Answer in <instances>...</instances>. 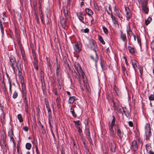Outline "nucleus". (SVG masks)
Segmentation results:
<instances>
[{
	"mask_svg": "<svg viewBox=\"0 0 154 154\" xmlns=\"http://www.w3.org/2000/svg\"><path fill=\"white\" fill-rule=\"evenodd\" d=\"M87 45L88 48L94 51V55H91L90 56V57L96 63L98 61V57L96 52L97 46L96 42L94 40L91 39L89 40V42L87 44Z\"/></svg>",
	"mask_w": 154,
	"mask_h": 154,
	"instance_id": "nucleus-1",
	"label": "nucleus"
},
{
	"mask_svg": "<svg viewBox=\"0 0 154 154\" xmlns=\"http://www.w3.org/2000/svg\"><path fill=\"white\" fill-rule=\"evenodd\" d=\"M113 119L111 122H109L108 124V130L109 135L112 137V139L115 137V133L113 129V127L116 125L115 124V118L114 115L112 116Z\"/></svg>",
	"mask_w": 154,
	"mask_h": 154,
	"instance_id": "nucleus-2",
	"label": "nucleus"
},
{
	"mask_svg": "<svg viewBox=\"0 0 154 154\" xmlns=\"http://www.w3.org/2000/svg\"><path fill=\"white\" fill-rule=\"evenodd\" d=\"M145 135L146 137V139L148 140L151 134V128L150 125L149 123H147L145 126Z\"/></svg>",
	"mask_w": 154,
	"mask_h": 154,
	"instance_id": "nucleus-3",
	"label": "nucleus"
},
{
	"mask_svg": "<svg viewBox=\"0 0 154 154\" xmlns=\"http://www.w3.org/2000/svg\"><path fill=\"white\" fill-rule=\"evenodd\" d=\"M10 63L11 67L14 71L16 68H18L17 63L15 58L13 56H11L10 57Z\"/></svg>",
	"mask_w": 154,
	"mask_h": 154,
	"instance_id": "nucleus-4",
	"label": "nucleus"
},
{
	"mask_svg": "<svg viewBox=\"0 0 154 154\" xmlns=\"http://www.w3.org/2000/svg\"><path fill=\"white\" fill-rule=\"evenodd\" d=\"M46 107L47 109L48 112V118L49 120V123L51 125V123H52V119L51 116V111L49 106L46 105Z\"/></svg>",
	"mask_w": 154,
	"mask_h": 154,
	"instance_id": "nucleus-5",
	"label": "nucleus"
},
{
	"mask_svg": "<svg viewBox=\"0 0 154 154\" xmlns=\"http://www.w3.org/2000/svg\"><path fill=\"white\" fill-rule=\"evenodd\" d=\"M81 43L79 42L75 43L73 46L75 51L77 52H79L81 50Z\"/></svg>",
	"mask_w": 154,
	"mask_h": 154,
	"instance_id": "nucleus-6",
	"label": "nucleus"
},
{
	"mask_svg": "<svg viewBox=\"0 0 154 154\" xmlns=\"http://www.w3.org/2000/svg\"><path fill=\"white\" fill-rule=\"evenodd\" d=\"M116 133L117 136L120 138H122L123 136V132L122 131H121L119 126L118 125H116Z\"/></svg>",
	"mask_w": 154,
	"mask_h": 154,
	"instance_id": "nucleus-7",
	"label": "nucleus"
},
{
	"mask_svg": "<svg viewBox=\"0 0 154 154\" xmlns=\"http://www.w3.org/2000/svg\"><path fill=\"white\" fill-rule=\"evenodd\" d=\"M120 38L124 42L125 45H126L127 40L126 38V35L125 33H124L122 31L121 32L120 34Z\"/></svg>",
	"mask_w": 154,
	"mask_h": 154,
	"instance_id": "nucleus-8",
	"label": "nucleus"
},
{
	"mask_svg": "<svg viewBox=\"0 0 154 154\" xmlns=\"http://www.w3.org/2000/svg\"><path fill=\"white\" fill-rule=\"evenodd\" d=\"M131 148L134 151H136L138 149V145L135 140H134L132 141Z\"/></svg>",
	"mask_w": 154,
	"mask_h": 154,
	"instance_id": "nucleus-9",
	"label": "nucleus"
},
{
	"mask_svg": "<svg viewBox=\"0 0 154 154\" xmlns=\"http://www.w3.org/2000/svg\"><path fill=\"white\" fill-rule=\"evenodd\" d=\"M122 112H123L127 118H129L130 117L129 112L125 107H122Z\"/></svg>",
	"mask_w": 154,
	"mask_h": 154,
	"instance_id": "nucleus-10",
	"label": "nucleus"
},
{
	"mask_svg": "<svg viewBox=\"0 0 154 154\" xmlns=\"http://www.w3.org/2000/svg\"><path fill=\"white\" fill-rule=\"evenodd\" d=\"M114 10L116 13L115 14L119 18H122V16L120 13L121 12V11L119 10L117 8L116 6L114 7Z\"/></svg>",
	"mask_w": 154,
	"mask_h": 154,
	"instance_id": "nucleus-11",
	"label": "nucleus"
},
{
	"mask_svg": "<svg viewBox=\"0 0 154 154\" xmlns=\"http://www.w3.org/2000/svg\"><path fill=\"white\" fill-rule=\"evenodd\" d=\"M75 68L77 70L78 73L82 71L80 64L78 63H75Z\"/></svg>",
	"mask_w": 154,
	"mask_h": 154,
	"instance_id": "nucleus-12",
	"label": "nucleus"
},
{
	"mask_svg": "<svg viewBox=\"0 0 154 154\" xmlns=\"http://www.w3.org/2000/svg\"><path fill=\"white\" fill-rule=\"evenodd\" d=\"M125 10L126 14V17L127 19L128 20L131 18V12L128 8H125Z\"/></svg>",
	"mask_w": 154,
	"mask_h": 154,
	"instance_id": "nucleus-13",
	"label": "nucleus"
},
{
	"mask_svg": "<svg viewBox=\"0 0 154 154\" xmlns=\"http://www.w3.org/2000/svg\"><path fill=\"white\" fill-rule=\"evenodd\" d=\"M77 16L78 17L79 20L83 23H85L84 21H83L84 20V17L83 15L81 12H79L77 14Z\"/></svg>",
	"mask_w": 154,
	"mask_h": 154,
	"instance_id": "nucleus-14",
	"label": "nucleus"
},
{
	"mask_svg": "<svg viewBox=\"0 0 154 154\" xmlns=\"http://www.w3.org/2000/svg\"><path fill=\"white\" fill-rule=\"evenodd\" d=\"M34 61L33 62V64L34 66V67L37 71L38 70V63L37 60L35 56L34 57Z\"/></svg>",
	"mask_w": 154,
	"mask_h": 154,
	"instance_id": "nucleus-15",
	"label": "nucleus"
},
{
	"mask_svg": "<svg viewBox=\"0 0 154 154\" xmlns=\"http://www.w3.org/2000/svg\"><path fill=\"white\" fill-rule=\"evenodd\" d=\"M66 19H65L64 18H63L60 21V23L62 27L64 29H65L66 27Z\"/></svg>",
	"mask_w": 154,
	"mask_h": 154,
	"instance_id": "nucleus-16",
	"label": "nucleus"
},
{
	"mask_svg": "<svg viewBox=\"0 0 154 154\" xmlns=\"http://www.w3.org/2000/svg\"><path fill=\"white\" fill-rule=\"evenodd\" d=\"M116 149V146L115 143H111L110 144V149L113 152H115Z\"/></svg>",
	"mask_w": 154,
	"mask_h": 154,
	"instance_id": "nucleus-17",
	"label": "nucleus"
},
{
	"mask_svg": "<svg viewBox=\"0 0 154 154\" xmlns=\"http://www.w3.org/2000/svg\"><path fill=\"white\" fill-rule=\"evenodd\" d=\"M142 10L146 14H148L149 11V8L147 6H142Z\"/></svg>",
	"mask_w": 154,
	"mask_h": 154,
	"instance_id": "nucleus-18",
	"label": "nucleus"
},
{
	"mask_svg": "<svg viewBox=\"0 0 154 154\" xmlns=\"http://www.w3.org/2000/svg\"><path fill=\"white\" fill-rule=\"evenodd\" d=\"M106 62L103 60H101L100 62V64L103 70H104L106 69L105 66Z\"/></svg>",
	"mask_w": 154,
	"mask_h": 154,
	"instance_id": "nucleus-19",
	"label": "nucleus"
},
{
	"mask_svg": "<svg viewBox=\"0 0 154 154\" xmlns=\"http://www.w3.org/2000/svg\"><path fill=\"white\" fill-rule=\"evenodd\" d=\"M113 89L115 90V92L116 93L117 95L120 96L121 95V92L119 89L115 85H114L113 88Z\"/></svg>",
	"mask_w": 154,
	"mask_h": 154,
	"instance_id": "nucleus-20",
	"label": "nucleus"
},
{
	"mask_svg": "<svg viewBox=\"0 0 154 154\" xmlns=\"http://www.w3.org/2000/svg\"><path fill=\"white\" fill-rule=\"evenodd\" d=\"M57 81L58 82L59 86L62 85L63 82V79L61 77V75L57 76Z\"/></svg>",
	"mask_w": 154,
	"mask_h": 154,
	"instance_id": "nucleus-21",
	"label": "nucleus"
},
{
	"mask_svg": "<svg viewBox=\"0 0 154 154\" xmlns=\"http://www.w3.org/2000/svg\"><path fill=\"white\" fill-rule=\"evenodd\" d=\"M128 49L130 53L133 54L135 52V50L134 48L131 46H128Z\"/></svg>",
	"mask_w": 154,
	"mask_h": 154,
	"instance_id": "nucleus-22",
	"label": "nucleus"
},
{
	"mask_svg": "<svg viewBox=\"0 0 154 154\" xmlns=\"http://www.w3.org/2000/svg\"><path fill=\"white\" fill-rule=\"evenodd\" d=\"M85 11L86 13L89 16L92 15L93 14V12L92 10L89 8H86L85 9Z\"/></svg>",
	"mask_w": 154,
	"mask_h": 154,
	"instance_id": "nucleus-23",
	"label": "nucleus"
},
{
	"mask_svg": "<svg viewBox=\"0 0 154 154\" xmlns=\"http://www.w3.org/2000/svg\"><path fill=\"white\" fill-rule=\"evenodd\" d=\"M132 64L134 69H136V67L138 68V66L137 65V62L135 60H133L132 61Z\"/></svg>",
	"mask_w": 154,
	"mask_h": 154,
	"instance_id": "nucleus-24",
	"label": "nucleus"
},
{
	"mask_svg": "<svg viewBox=\"0 0 154 154\" xmlns=\"http://www.w3.org/2000/svg\"><path fill=\"white\" fill-rule=\"evenodd\" d=\"M79 75L82 77V79H83V82L85 83V80L86 79V78H85V75L84 73L83 72V71L78 73Z\"/></svg>",
	"mask_w": 154,
	"mask_h": 154,
	"instance_id": "nucleus-25",
	"label": "nucleus"
},
{
	"mask_svg": "<svg viewBox=\"0 0 154 154\" xmlns=\"http://www.w3.org/2000/svg\"><path fill=\"white\" fill-rule=\"evenodd\" d=\"M73 122L75 124L77 128L79 127H81V123L79 120L76 121H73Z\"/></svg>",
	"mask_w": 154,
	"mask_h": 154,
	"instance_id": "nucleus-26",
	"label": "nucleus"
},
{
	"mask_svg": "<svg viewBox=\"0 0 154 154\" xmlns=\"http://www.w3.org/2000/svg\"><path fill=\"white\" fill-rule=\"evenodd\" d=\"M60 66L58 64L57 65V69L56 70V72L57 76L61 75V73L60 72V70L59 69Z\"/></svg>",
	"mask_w": 154,
	"mask_h": 154,
	"instance_id": "nucleus-27",
	"label": "nucleus"
},
{
	"mask_svg": "<svg viewBox=\"0 0 154 154\" xmlns=\"http://www.w3.org/2000/svg\"><path fill=\"white\" fill-rule=\"evenodd\" d=\"M41 81L42 83L44 81V72L41 70L40 72Z\"/></svg>",
	"mask_w": 154,
	"mask_h": 154,
	"instance_id": "nucleus-28",
	"label": "nucleus"
},
{
	"mask_svg": "<svg viewBox=\"0 0 154 154\" xmlns=\"http://www.w3.org/2000/svg\"><path fill=\"white\" fill-rule=\"evenodd\" d=\"M152 21V19L151 17H148L147 19L145 20V24L147 26Z\"/></svg>",
	"mask_w": 154,
	"mask_h": 154,
	"instance_id": "nucleus-29",
	"label": "nucleus"
},
{
	"mask_svg": "<svg viewBox=\"0 0 154 154\" xmlns=\"http://www.w3.org/2000/svg\"><path fill=\"white\" fill-rule=\"evenodd\" d=\"M22 94H27L25 85H23L22 86Z\"/></svg>",
	"mask_w": 154,
	"mask_h": 154,
	"instance_id": "nucleus-30",
	"label": "nucleus"
},
{
	"mask_svg": "<svg viewBox=\"0 0 154 154\" xmlns=\"http://www.w3.org/2000/svg\"><path fill=\"white\" fill-rule=\"evenodd\" d=\"M85 133L87 137L90 136L89 129L88 126H86V127Z\"/></svg>",
	"mask_w": 154,
	"mask_h": 154,
	"instance_id": "nucleus-31",
	"label": "nucleus"
},
{
	"mask_svg": "<svg viewBox=\"0 0 154 154\" xmlns=\"http://www.w3.org/2000/svg\"><path fill=\"white\" fill-rule=\"evenodd\" d=\"M68 11L67 9H64L63 10V13L65 17V19H67L68 18Z\"/></svg>",
	"mask_w": 154,
	"mask_h": 154,
	"instance_id": "nucleus-32",
	"label": "nucleus"
},
{
	"mask_svg": "<svg viewBox=\"0 0 154 154\" xmlns=\"http://www.w3.org/2000/svg\"><path fill=\"white\" fill-rule=\"evenodd\" d=\"M74 97H75L74 96L70 97L68 100V103H73L75 100Z\"/></svg>",
	"mask_w": 154,
	"mask_h": 154,
	"instance_id": "nucleus-33",
	"label": "nucleus"
},
{
	"mask_svg": "<svg viewBox=\"0 0 154 154\" xmlns=\"http://www.w3.org/2000/svg\"><path fill=\"white\" fill-rule=\"evenodd\" d=\"M19 81L22 85V86L23 85H25L24 83V80L23 76L19 77Z\"/></svg>",
	"mask_w": 154,
	"mask_h": 154,
	"instance_id": "nucleus-34",
	"label": "nucleus"
},
{
	"mask_svg": "<svg viewBox=\"0 0 154 154\" xmlns=\"http://www.w3.org/2000/svg\"><path fill=\"white\" fill-rule=\"evenodd\" d=\"M70 112L71 113L72 116L74 117H76L77 116V115L75 113L74 109L73 108H71L70 109Z\"/></svg>",
	"mask_w": 154,
	"mask_h": 154,
	"instance_id": "nucleus-35",
	"label": "nucleus"
},
{
	"mask_svg": "<svg viewBox=\"0 0 154 154\" xmlns=\"http://www.w3.org/2000/svg\"><path fill=\"white\" fill-rule=\"evenodd\" d=\"M111 16L112 20V22L116 24L117 23V21L116 20L115 17L113 16L112 12L111 14Z\"/></svg>",
	"mask_w": 154,
	"mask_h": 154,
	"instance_id": "nucleus-36",
	"label": "nucleus"
},
{
	"mask_svg": "<svg viewBox=\"0 0 154 154\" xmlns=\"http://www.w3.org/2000/svg\"><path fill=\"white\" fill-rule=\"evenodd\" d=\"M60 97H58L56 99V102L57 105V107L58 108H60Z\"/></svg>",
	"mask_w": 154,
	"mask_h": 154,
	"instance_id": "nucleus-37",
	"label": "nucleus"
},
{
	"mask_svg": "<svg viewBox=\"0 0 154 154\" xmlns=\"http://www.w3.org/2000/svg\"><path fill=\"white\" fill-rule=\"evenodd\" d=\"M8 82L9 84V91H10V93H12V91H11V79L10 77L8 76Z\"/></svg>",
	"mask_w": 154,
	"mask_h": 154,
	"instance_id": "nucleus-38",
	"label": "nucleus"
},
{
	"mask_svg": "<svg viewBox=\"0 0 154 154\" xmlns=\"http://www.w3.org/2000/svg\"><path fill=\"white\" fill-rule=\"evenodd\" d=\"M17 118L20 122H23V119L21 114H18L17 116Z\"/></svg>",
	"mask_w": 154,
	"mask_h": 154,
	"instance_id": "nucleus-39",
	"label": "nucleus"
},
{
	"mask_svg": "<svg viewBox=\"0 0 154 154\" xmlns=\"http://www.w3.org/2000/svg\"><path fill=\"white\" fill-rule=\"evenodd\" d=\"M13 131L11 129H9L8 131V136L9 137L13 136Z\"/></svg>",
	"mask_w": 154,
	"mask_h": 154,
	"instance_id": "nucleus-40",
	"label": "nucleus"
},
{
	"mask_svg": "<svg viewBox=\"0 0 154 154\" xmlns=\"http://www.w3.org/2000/svg\"><path fill=\"white\" fill-rule=\"evenodd\" d=\"M1 121L3 125H4L5 122V115H3L1 117Z\"/></svg>",
	"mask_w": 154,
	"mask_h": 154,
	"instance_id": "nucleus-41",
	"label": "nucleus"
},
{
	"mask_svg": "<svg viewBox=\"0 0 154 154\" xmlns=\"http://www.w3.org/2000/svg\"><path fill=\"white\" fill-rule=\"evenodd\" d=\"M5 143L3 142L1 145L2 148L4 150H6L7 148V145Z\"/></svg>",
	"mask_w": 154,
	"mask_h": 154,
	"instance_id": "nucleus-42",
	"label": "nucleus"
},
{
	"mask_svg": "<svg viewBox=\"0 0 154 154\" xmlns=\"http://www.w3.org/2000/svg\"><path fill=\"white\" fill-rule=\"evenodd\" d=\"M148 0H144L142 1L141 4V6H147Z\"/></svg>",
	"mask_w": 154,
	"mask_h": 154,
	"instance_id": "nucleus-43",
	"label": "nucleus"
},
{
	"mask_svg": "<svg viewBox=\"0 0 154 154\" xmlns=\"http://www.w3.org/2000/svg\"><path fill=\"white\" fill-rule=\"evenodd\" d=\"M0 27L2 34V35H3L4 34V27L3 26L2 22H1V21H0Z\"/></svg>",
	"mask_w": 154,
	"mask_h": 154,
	"instance_id": "nucleus-44",
	"label": "nucleus"
},
{
	"mask_svg": "<svg viewBox=\"0 0 154 154\" xmlns=\"http://www.w3.org/2000/svg\"><path fill=\"white\" fill-rule=\"evenodd\" d=\"M31 146V144L30 143H27L26 144V148L28 150L30 149Z\"/></svg>",
	"mask_w": 154,
	"mask_h": 154,
	"instance_id": "nucleus-45",
	"label": "nucleus"
},
{
	"mask_svg": "<svg viewBox=\"0 0 154 154\" xmlns=\"http://www.w3.org/2000/svg\"><path fill=\"white\" fill-rule=\"evenodd\" d=\"M77 129L79 135L81 136H82V130L81 127H79L77 128Z\"/></svg>",
	"mask_w": 154,
	"mask_h": 154,
	"instance_id": "nucleus-46",
	"label": "nucleus"
},
{
	"mask_svg": "<svg viewBox=\"0 0 154 154\" xmlns=\"http://www.w3.org/2000/svg\"><path fill=\"white\" fill-rule=\"evenodd\" d=\"M146 149L147 151L149 150L151 148V146L150 144H147L146 145Z\"/></svg>",
	"mask_w": 154,
	"mask_h": 154,
	"instance_id": "nucleus-47",
	"label": "nucleus"
},
{
	"mask_svg": "<svg viewBox=\"0 0 154 154\" xmlns=\"http://www.w3.org/2000/svg\"><path fill=\"white\" fill-rule=\"evenodd\" d=\"M5 16L3 14L2 15H1L0 17V21L2 22V21L5 22Z\"/></svg>",
	"mask_w": 154,
	"mask_h": 154,
	"instance_id": "nucleus-48",
	"label": "nucleus"
},
{
	"mask_svg": "<svg viewBox=\"0 0 154 154\" xmlns=\"http://www.w3.org/2000/svg\"><path fill=\"white\" fill-rule=\"evenodd\" d=\"M98 39L100 41V42L102 43L104 45L105 44V42L103 41V38H102L101 36L100 35L99 36Z\"/></svg>",
	"mask_w": 154,
	"mask_h": 154,
	"instance_id": "nucleus-49",
	"label": "nucleus"
},
{
	"mask_svg": "<svg viewBox=\"0 0 154 154\" xmlns=\"http://www.w3.org/2000/svg\"><path fill=\"white\" fill-rule=\"evenodd\" d=\"M2 138L3 142H5L6 141V136L5 134H2Z\"/></svg>",
	"mask_w": 154,
	"mask_h": 154,
	"instance_id": "nucleus-50",
	"label": "nucleus"
},
{
	"mask_svg": "<svg viewBox=\"0 0 154 154\" xmlns=\"http://www.w3.org/2000/svg\"><path fill=\"white\" fill-rule=\"evenodd\" d=\"M73 75L75 76V77L77 80L80 79L79 75H78L76 72L74 70V72L73 73Z\"/></svg>",
	"mask_w": 154,
	"mask_h": 154,
	"instance_id": "nucleus-51",
	"label": "nucleus"
},
{
	"mask_svg": "<svg viewBox=\"0 0 154 154\" xmlns=\"http://www.w3.org/2000/svg\"><path fill=\"white\" fill-rule=\"evenodd\" d=\"M9 137L10 138L11 141H12L13 142L14 146H15L16 142L15 141L13 137V136L10 137Z\"/></svg>",
	"mask_w": 154,
	"mask_h": 154,
	"instance_id": "nucleus-52",
	"label": "nucleus"
},
{
	"mask_svg": "<svg viewBox=\"0 0 154 154\" xmlns=\"http://www.w3.org/2000/svg\"><path fill=\"white\" fill-rule=\"evenodd\" d=\"M102 29L103 30L104 32L106 34L108 33V31L107 29L104 26H103Z\"/></svg>",
	"mask_w": 154,
	"mask_h": 154,
	"instance_id": "nucleus-53",
	"label": "nucleus"
},
{
	"mask_svg": "<svg viewBox=\"0 0 154 154\" xmlns=\"http://www.w3.org/2000/svg\"><path fill=\"white\" fill-rule=\"evenodd\" d=\"M81 31L82 32L88 33L89 32V29L88 28H86L84 29H81Z\"/></svg>",
	"mask_w": 154,
	"mask_h": 154,
	"instance_id": "nucleus-54",
	"label": "nucleus"
},
{
	"mask_svg": "<svg viewBox=\"0 0 154 154\" xmlns=\"http://www.w3.org/2000/svg\"><path fill=\"white\" fill-rule=\"evenodd\" d=\"M116 109L118 112L120 113H122V109H121L119 107H117Z\"/></svg>",
	"mask_w": 154,
	"mask_h": 154,
	"instance_id": "nucleus-55",
	"label": "nucleus"
},
{
	"mask_svg": "<svg viewBox=\"0 0 154 154\" xmlns=\"http://www.w3.org/2000/svg\"><path fill=\"white\" fill-rule=\"evenodd\" d=\"M17 69H18V75L19 77H20V76H23V75H22V73L21 71V69H20L19 67H18V68H17Z\"/></svg>",
	"mask_w": 154,
	"mask_h": 154,
	"instance_id": "nucleus-56",
	"label": "nucleus"
},
{
	"mask_svg": "<svg viewBox=\"0 0 154 154\" xmlns=\"http://www.w3.org/2000/svg\"><path fill=\"white\" fill-rule=\"evenodd\" d=\"M138 69L140 75H142L143 73V69L141 66H138Z\"/></svg>",
	"mask_w": 154,
	"mask_h": 154,
	"instance_id": "nucleus-57",
	"label": "nucleus"
},
{
	"mask_svg": "<svg viewBox=\"0 0 154 154\" xmlns=\"http://www.w3.org/2000/svg\"><path fill=\"white\" fill-rule=\"evenodd\" d=\"M137 39L138 43L139 44L140 46V47L141 45L140 38L139 36H137Z\"/></svg>",
	"mask_w": 154,
	"mask_h": 154,
	"instance_id": "nucleus-58",
	"label": "nucleus"
},
{
	"mask_svg": "<svg viewBox=\"0 0 154 154\" xmlns=\"http://www.w3.org/2000/svg\"><path fill=\"white\" fill-rule=\"evenodd\" d=\"M18 96V93L16 91H15L14 93V94L13 95V98H16Z\"/></svg>",
	"mask_w": 154,
	"mask_h": 154,
	"instance_id": "nucleus-59",
	"label": "nucleus"
},
{
	"mask_svg": "<svg viewBox=\"0 0 154 154\" xmlns=\"http://www.w3.org/2000/svg\"><path fill=\"white\" fill-rule=\"evenodd\" d=\"M149 98L150 100H154V95L153 94L149 96Z\"/></svg>",
	"mask_w": 154,
	"mask_h": 154,
	"instance_id": "nucleus-60",
	"label": "nucleus"
},
{
	"mask_svg": "<svg viewBox=\"0 0 154 154\" xmlns=\"http://www.w3.org/2000/svg\"><path fill=\"white\" fill-rule=\"evenodd\" d=\"M150 46L152 49L154 50V39L151 42Z\"/></svg>",
	"mask_w": 154,
	"mask_h": 154,
	"instance_id": "nucleus-61",
	"label": "nucleus"
},
{
	"mask_svg": "<svg viewBox=\"0 0 154 154\" xmlns=\"http://www.w3.org/2000/svg\"><path fill=\"white\" fill-rule=\"evenodd\" d=\"M20 51H21V53L22 55V57H24V55H25V54L24 50L23 49L21 48Z\"/></svg>",
	"mask_w": 154,
	"mask_h": 154,
	"instance_id": "nucleus-62",
	"label": "nucleus"
},
{
	"mask_svg": "<svg viewBox=\"0 0 154 154\" xmlns=\"http://www.w3.org/2000/svg\"><path fill=\"white\" fill-rule=\"evenodd\" d=\"M132 32L131 30V29L130 27V26H129L128 27H127V34L129 33V32Z\"/></svg>",
	"mask_w": 154,
	"mask_h": 154,
	"instance_id": "nucleus-63",
	"label": "nucleus"
},
{
	"mask_svg": "<svg viewBox=\"0 0 154 154\" xmlns=\"http://www.w3.org/2000/svg\"><path fill=\"white\" fill-rule=\"evenodd\" d=\"M94 7L95 8L97 11H99L100 10V9L99 8V7L97 5V4H94Z\"/></svg>",
	"mask_w": 154,
	"mask_h": 154,
	"instance_id": "nucleus-64",
	"label": "nucleus"
}]
</instances>
